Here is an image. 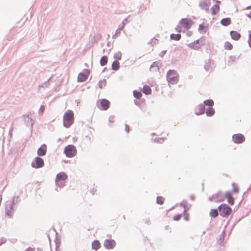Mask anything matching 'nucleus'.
<instances>
[{
    "label": "nucleus",
    "mask_w": 251,
    "mask_h": 251,
    "mask_svg": "<svg viewBox=\"0 0 251 251\" xmlns=\"http://www.w3.org/2000/svg\"><path fill=\"white\" fill-rule=\"evenodd\" d=\"M5 242V241L3 239L0 238V246Z\"/></svg>",
    "instance_id": "obj_43"
},
{
    "label": "nucleus",
    "mask_w": 251,
    "mask_h": 251,
    "mask_svg": "<svg viewBox=\"0 0 251 251\" xmlns=\"http://www.w3.org/2000/svg\"><path fill=\"white\" fill-rule=\"evenodd\" d=\"M47 152V146L46 145L43 144L39 148L37 151V154L40 156H44L46 154Z\"/></svg>",
    "instance_id": "obj_14"
},
{
    "label": "nucleus",
    "mask_w": 251,
    "mask_h": 251,
    "mask_svg": "<svg viewBox=\"0 0 251 251\" xmlns=\"http://www.w3.org/2000/svg\"><path fill=\"white\" fill-rule=\"evenodd\" d=\"M250 8V6H248V7H247V9H249Z\"/></svg>",
    "instance_id": "obj_48"
},
{
    "label": "nucleus",
    "mask_w": 251,
    "mask_h": 251,
    "mask_svg": "<svg viewBox=\"0 0 251 251\" xmlns=\"http://www.w3.org/2000/svg\"><path fill=\"white\" fill-rule=\"evenodd\" d=\"M25 251H35L34 249H32L31 248H29L27 249Z\"/></svg>",
    "instance_id": "obj_42"
},
{
    "label": "nucleus",
    "mask_w": 251,
    "mask_h": 251,
    "mask_svg": "<svg viewBox=\"0 0 251 251\" xmlns=\"http://www.w3.org/2000/svg\"><path fill=\"white\" fill-rule=\"evenodd\" d=\"M114 59H116L117 61L120 60L122 58V53L120 52H117L114 54Z\"/></svg>",
    "instance_id": "obj_31"
},
{
    "label": "nucleus",
    "mask_w": 251,
    "mask_h": 251,
    "mask_svg": "<svg viewBox=\"0 0 251 251\" xmlns=\"http://www.w3.org/2000/svg\"><path fill=\"white\" fill-rule=\"evenodd\" d=\"M204 103L206 105L212 106L214 104V102L211 100H207L204 101Z\"/></svg>",
    "instance_id": "obj_32"
},
{
    "label": "nucleus",
    "mask_w": 251,
    "mask_h": 251,
    "mask_svg": "<svg viewBox=\"0 0 251 251\" xmlns=\"http://www.w3.org/2000/svg\"><path fill=\"white\" fill-rule=\"evenodd\" d=\"M232 140L236 144H241L245 141V137L241 134H236L232 136Z\"/></svg>",
    "instance_id": "obj_11"
},
{
    "label": "nucleus",
    "mask_w": 251,
    "mask_h": 251,
    "mask_svg": "<svg viewBox=\"0 0 251 251\" xmlns=\"http://www.w3.org/2000/svg\"><path fill=\"white\" fill-rule=\"evenodd\" d=\"M224 48L227 50H231L233 48V46L230 42L227 41L225 43Z\"/></svg>",
    "instance_id": "obj_26"
},
{
    "label": "nucleus",
    "mask_w": 251,
    "mask_h": 251,
    "mask_svg": "<svg viewBox=\"0 0 251 251\" xmlns=\"http://www.w3.org/2000/svg\"><path fill=\"white\" fill-rule=\"evenodd\" d=\"M64 153L68 157H74L77 153V150L75 146L72 145L67 146L64 150Z\"/></svg>",
    "instance_id": "obj_3"
},
{
    "label": "nucleus",
    "mask_w": 251,
    "mask_h": 251,
    "mask_svg": "<svg viewBox=\"0 0 251 251\" xmlns=\"http://www.w3.org/2000/svg\"><path fill=\"white\" fill-rule=\"evenodd\" d=\"M210 5V2L208 0L203 1L200 3V6L202 9L205 10L206 12L209 10V7Z\"/></svg>",
    "instance_id": "obj_15"
},
{
    "label": "nucleus",
    "mask_w": 251,
    "mask_h": 251,
    "mask_svg": "<svg viewBox=\"0 0 251 251\" xmlns=\"http://www.w3.org/2000/svg\"><path fill=\"white\" fill-rule=\"evenodd\" d=\"M220 3V1L217 0L215 2V4L211 7V10L213 15L216 14L219 12Z\"/></svg>",
    "instance_id": "obj_12"
},
{
    "label": "nucleus",
    "mask_w": 251,
    "mask_h": 251,
    "mask_svg": "<svg viewBox=\"0 0 251 251\" xmlns=\"http://www.w3.org/2000/svg\"><path fill=\"white\" fill-rule=\"evenodd\" d=\"M184 219L186 220V221H188L189 220V214H187V213H185V215H184Z\"/></svg>",
    "instance_id": "obj_38"
},
{
    "label": "nucleus",
    "mask_w": 251,
    "mask_h": 251,
    "mask_svg": "<svg viewBox=\"0 0 251 251\" xmlns=\"http://www.w3.org/2000/svg\"><path fill=\"white\" fill-rule=\"evenodd\" d=\"M90 74V71L88 69H85L82 72L78 74L77 77V80L79 82H84L88 78Z\"/></svg>",
    "instance_id": "obj_7"
},
{
    "label": "nucleus",
    "mask_w": 251,
    "mask_h": 251,
    "mask_svg": "<svg viewBox=\"0 0 251 251\" xmlns=\"http://www.w3.org/2000/svg\"><path fill=\"white\" fill-rule=\"evenodd\" d=\"M249 39H251V33L249 35Z\"/></svg>",
    "instance_id": "obj_46"
},
{
    "label": "nucleus",
    "mask_w": 251,
    "mask_h": 251,
    "mask_svg": "<svg viewBox=\"0 0 251 251\" xmlns=\"http://www.w3.org/2000/svg\"><path fill=\"white\" fill-rule=\"evenodd\" d=\"M157 203L159 204H162L164 201V198L161 196H158L156 198Z\"/></svg>",
    "instance_id": "obj_30"
},
{
    "label": "nucleus",
    "mask_w": 251,
    "mask_h": 251,
    "mask_svg": "<svg viewBox=\"0 0 251 251\" xmlns=\"http://www.w3.org/2000/svg\"><path fill=\"white\" fill-rule=\"evenodd\" d=\"M178 77L179 75H176L175 76H173L172 77L167 78V80L168 81L169 83L173 85L176 84L177 83L178 81Z\"/></svg>",
    "instance_id": "obj_17"
},
{
    "label": "nucleus",
    "mask_w": 251,
    "mask_h": 251,
    "mask_svg": "<svg viewBox=\"0 0 251 251\" xmlns=\"http://www.w3.org/2000/svg\"><path fill=\"white\" fill-rule=\"evenodd\" d=\"M215 113V111L214 109L212 107H209L207 108L206 110V115L208 116H212Z\"/></svg>",
    "instance_id": "obj_24"
},
{
    "label": "nucleus",
    "mask_w": 251,
    "mask_h": 251,
    "mask_svg": "<svg viewBox=\"0 0 251 251\" xmlns=\"http://www.w3.org/2000/svg\"><path fill=\"white\" fill-rule=\"evenodd\" d=\"M116 244V242L114 240L106 239L103 243V246L106 249L110 250L113 249L115 247Z\"/></svg>",
    "instance_id": "obj_9"
},
{
    "label": "nucleus",
    "mask_w": 251,
    "mask_h": 251,
    "mask_svg": "<svg viewBox=\"0 0 251 251\" xmlns=\"http://www.w3.org/2000/svg\"><path fill=\"white\" fill-rule=\"evenodd\" d=\"M248 17H249V18H250L251 19V12L249 14H248L247 15Z\"/></svg>",
    "instance_id": "obj_45"
},
{
    "label": "nucleus",
    "mask_w": 251,
    "mask_h": 251,
    "mask_svg": "<svg viewBox=\"0 0 251 251\" xmlns=\"http://www.w3.org/2000/svg\"><path fill=\"white\" fill-rule=\"evenodd\" d=\"M142 92L146 95H149L151 93V90L150 86L148 85H144L143 88Z\"/></svg>",
    "instance_id": "obj_19"
},
{
    "label": "nucleus",
    "mask_w": 251,
    "mask_h": 251,
    "mask_svg": "<svg viewBox=\"0 0 251 251\" xmlns=\"http://www.w3.org/2000/svg\"><path fill=\"white\" fill-rule=\"evenodd\" d=\"M129 129H130V128H129V126H127V125H126V126H125V130L126 131V132H127V133H128V132H129Z\"/></svg>",
    "instance_id": "obj_40"
},
{
    "label": "nucleus",
    "mask_w": 251,
    "mask_h": 251,
    "mask_svg": "<svg viewBox=\"0 0 251 251\" xmlns=\"http://www.w3.org/2000/svg\"><path fill=\"white\" fill-rule=\"evenodd\" d=\"M14 203L13 201L7 202L6 205V214L9 217L13 215Z\"/></svg>",
    "instance_id": "obj_6"
},
{
    "label": "nucleus",
    "mask_w": 251,
    "mask_h": 251,
    "mask_svg": "<svg viewBox=\"0 0 251 251\" xmlns=\"http://www.w3.org/2000/svg\"><path fill=\"white\" fill-rule=\"evenodd\" d=\"M230 23L231 20L229 18L223 19L221 21V24L224 26H227L229 25Z\"/></svg>",
    "instance_id": "obj_20"
},
{
    "label": "nucleus",
    "mask_w": 251,
    "mask_h": 251,
    "mask_svg": "<svg viewBox=\"0 0 251 251\" xmlns=\"http://www.w3.org/2000/svg\"><path fill=\"white\" fill-rule=\"evenodd\" d=\"M232 191L233 193H238L239 189L238 185L234 183H233L232 184Z\"/></svg>",
    "instance_id": "obj_29"
},
{
    "label": "nucleus",
    "mask_w": 251,
    "mask_h": 251,
    "mask_svg": "<svg viewBox=\"0 0 251 251\" xmlns=\"http://www.w3.org/2000/svg\"><path fill=\"white\" fill-rule=\"evenodd\" d=\"M120 68V63L117 61H114L112 64V68L113 70H117Z\"/></svg>",
    "instance_id": "obj_23"
},
{
    "label": "nucleus",
    "mask_w": 251,
    "mask_h": 251,
    "mask_svg": "<svg viewBox=\"0 0 251 251\" xmlns=\"http://www.w3.org/2000/svg\"><path fill=\"white\" fill-rule=\"evenodd\" d=\"M35 162H32V166L35 168H39L43 167L44 165V160L40 157H36Z\"/></svg>",
    "instance_id": "obj_8"
},
{
    "label": "nucleus",
    "mask_w": 251,
    "mask_h": 251,
    "mask_svg": "<svg viewBox=\"0 0 251 251\" xmlns=\"http://www.w3.org/2000/svg\"><path fill=\"white\" fill-rule=\"evenodd\" d=\"M123 26H122L121 28L118 29L115 32V36L118 35L119 34H120L121 30L123 29Z\"/></svg>",
    "instance_id": "obj_37"
},
{
    "label": "nucleus",
    "mask_w": 251,
    "mask_h": 251,
    "mask_svg": "<svg viewBox=\"0 0 251 251\" xmlns=\"http://www.w3.org/2000/svg\"><path fill=\"white\" fill-rule=\"evenodd\" d=\"M209 214L210 216L212 217H216L218 215V210L217 209H212L210 210Z\"/></svg>",
    "instance_id": "obj_27"
},
{
    "label": "nucleus",
    "mask_w": 251,
    "mask_h": 251,
    "mask_svg": "<svg viewBox=\"0 0 251 251\" xmlns=\"http://www.w3.org/2000/svg\"><path fill=\"white\" fill-rule=\"evenodd\" d=\"M96 192V189L95 188H93L91 190V193L92 195H94L95 193Z\"/></svg>",
    "instance_id": "obj_41"
},
{
    "label": "nucleus",
    "mask_w": 251,
    "mask_h": 251,
    "mask_svg": "<svg viewBox=\"0 0 251 251\" xmlns=\"http://www.w3.org/2000/svg\"><path fill=\"white\" fill-rule=\"evenodd\" d=\"M221 215L223 217H227L232 213V209L226 204H222L218 207Z\"/></svg>",
    "instance_id": "obj_4"
},
{
    "label": "nucleus",
    "mask_w": 251,
    "mask_h": 251,
    "mask_svg": "<svg viewBox=\"0 0 251 251\" xmlns=\"http://www.w3.org/2000/svg\"><path fill=\"white\" fill-rule=\"evenodd\" d=\"M178 75L176 72L175 70H169L167 74V78L172 77L173 76Z\"/></svg>",
    "instance_id": "obj_21"
},
{
    "label": "nucleus",
    "mask_w": 251,
    "mask_h": 251,
    "mask_svg": "<svg viewBox=\"0 0 251 251\" xmlns=\"http://www.w3.org/2000/svg\"><path fill=\"white\" fill-rule=\"evenodd\" d=\"M133 96L135 98L139 99L141 98L142 95L140 92L135 90L133 91Z\"/></svg>",
    "instance_id": "obj_28"
},
{
    "label": "nucleus",
    "mask_w": 251,
    "mask_h": 251,
    "mask_svg": "<svg viewBox=\"0 0 251 251\" xmlns=\"http://www.w3.org/2000/svg\"><path fill=\"white\" fill-rule=\"evenodd\" d=\"M74 113L72 110H69L63 116V125L66 127H69L74 122Z\"/></svg>",
    "instance_id": "obj_2"
},
{
    "label": "nucleus",
    "mask_w": 251,
    "mask_h": 251,
    "mask_svg": "<svg viewBox=\"0 0 251 251\" xmlns=\"http://www.w3.org/2000/svg\"><path fill=\"white\" fill-rule=\"evenodd\" d=\"M189 36H190L191 35V32H188L187 33Z\"/></svg>",
    "instance_id": "obj_47"
},
{
    "label": "nucleus",
    "mask_w": 251,
    "mask_h": 251,
    "mask_svg": "<svg viewBox=\"0 0 251 251\" xmlns=\"http://www.w3.org/2000/svg\"><path fill=\"white\" fill-rule=\"evenodd\" d=\"M225 198L227 199V202L230 205H234V199L232 197L231 193L230 192H227L225 194Z\"/></svg>",
    "instance_id": "obj_13"
},
{
    "label": "nucleus",
    "mask_w": 251,
    "mask_h": 251,
    "mask_svg": "<svg viewBox=\"0 0 251 251\" xmlns=\"http://www.w3.org/2000/svg\"><path fill=\"white\" fill-rule=\"evenodd\" d=\"M98 107L101 110H106L110 106V102L106 99H100L97 102Z\"/></svg>",
    "instance_id": "obj_5"
},
{
    "label": "nucleus",
    "mask_w": 251,
    "mask_h": 251,
    "mask_svg": "<svg viewBox=\"0 0 251 251\" xmlns=\"http://www.w3.org/2000/svg\"><path fill=\"white\" fill-rule=\"evenodd\" d=\"M193 24V22L189 19L184 18L181 20L179 25L176 26V30L178 32L182 31V27L185 29H188Z\"/></svg>",
    "instance_id": "obj_1"
},
{
    "label": "nucleus",
    "mask_w": 251,
    "mask_h": 251,
    "mask_svg": "<svg viewBox=\"0 0 251 251\" xmlns=\"http://www.w3.org/2000/svg\"><path fill=\"white\" fill-rule=\"evenodd\" d=\"M45 107L44 105H41L40 107V109H39V113H40L41 114H42L44 111H45Z\"/></svg>",
    "instance_id": "obj_35"
},
{
    "label": "nucleus",
    "mask_w": 251,
    "mask_h": 251,
    "mask_svg": "<svg viewBox=\"0 0 251 251\" xmlns=\"http://www.w3.org/2000/svg\"><path fill=\"white\" fill-rule=\"evenodd\" d=\"M198 108L199 109L200 112H199V113H196L197 114H201L203 113L204 111V108L203 106H202V105H199L198 107Z\"/></svg>",
    "instance_id": "obj_34"
},
{
    "label": "nucleus",
    "mask_w": 251,
    "mask_h": 251,
    "mask_svg": "<svg viewBox=\"0 0 251 251\" xmlns=\"http://www.w3.org/2000/svg\"><path fill=\"white\" fill-rule=\"evenodd\" d=\"M108 58L106 56H103L100 59V64L103 66L107 63Z\"/></svg>",
    "instance_id": "obj_22"
},
{
    "label": "nucleus",
    "mask_w": 251,
    "mask_h": 251,
    "mask_svg": "<svg viewBox=\"0 0 251 251\" xmlns=\"http://www.w3.org/2000/svg\"><path fill=\"white\" fill-rule=\"evenodd\" d=\"M145 224H146L147 225H149L151 223V221L150 220V219L149 218L146 219L145 220Z\"/></svg>",
    "instance_id": "obj_39"
},
{
    "label": "nucleus",
    "mask_w": 251,
    "mask_h": 251,
    "mask_svg": "<svg viewBox=\"0 0 251 251\" xmlns=\"http://www.w3.org/2000/svg\"><path fill=\"white\" fill-rule=\"evenodd\" d=\"M199 44V41H197L195 42H194L192 45H190L191 47H192L193 49H197L200 48V46L198 45Z\"/></svg>",
    "instance_id": "obj_33"
},
{
    "label": "nucleus",
    "mask_w": 251,
    "mask_h": 251,
    "mask_svg": "<svg viewBox=\"0 0 251 251\" xmlns=\"http://www.w3.org/2000/svg\"><path fill=\"white\" fill-rule=\"evenodd\" d=\"M230 36L234 40H238L241 38L240 34L236 31H231L230 32Z\"/></svg>",
    "instance_id": "obj_16"
},
{
    "label": "nucleus",
    "mask_w": 251,
    "mask_h": 251,
    "mask_svg": "<svg viewBox=\"0 0 251 251\" xmlns=\"http://www.w3.org/2000/svg\"><path fill=\"white\" fill-rule=\"evenodd\" d=\"M171 39L178 41L181 38V35L179 34H172L170 36Z\"/></svg>",
    "instance_id": "obj_25"
},
{
    "label": "nucleus",
    "mask_w": 251,
    "mask_h": 251,
    "mask_svg": "<svg viewBox=\"0 0 251 251\" xmlns=\"http://www.w3.org/2000/svg\"><path fill=\"white\" fill-rule=\"evenodd\" d=\"M181 217V215L178 214L174 217V220L175 221H178L180 219Z\"/></svg>",
    "instance_id": "obj_36"
},
{
    "label": "nucleus",
    "mask_w": 251,
    "mask_h": 251,
    "mask_svg": "<svg viewBox=\"0 0 251 251\" xmlns=\"http://www.w3.org/2000/svg\"><path fill=\"white\" fill-rule=\"evenodd\" d=\"M248 43H249V46L251 48V39H249Z\"/></svg>",
    "instance_id": "obj_44"
},
{
    "label": "nucleus",
    "mask_w": 251,
    "mask_h": 251,
    "mask_svg": "<svg viewBox=\"0 0 251 251\" xmlns=\"http://www.w3.org/2000/svg\"><path fill=\"white\" fill-rule=\"evenodd\" d=\"M68 178V176L64 172H60L56 175L55 178V183L57 185H59V183L61 181H64Z\"/></svg>",
    "instance_id": "obj_10"
},
{
    "label": "nucleus",
    "mask_w": 251,
    "mask_h": 251,
    "mask_svg": "<svg viewBox=\"0 0 251 251\" xmlns=\"http://www.w3.org/2000/svg\"><path fill=\"white\" fill-rule=\"evenodd\" d=\"M100 242L97 240H94L92 243V248L94 250H98L100 248Z\"/></svg>",
    "instance_id": "obj_18"
}]
</instances>
